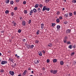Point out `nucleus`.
Listing matches in <instances>:
<instances>
[{
	"mask_svg": "<svg viewBox=\"0 0 76 76\" xmlns=\"http://www.w3.org/2000/svg\"><path fill=\"white\" fill-rule=\"evenodd\" d=\"M20 20H21V19H22V17H20Z\"/></svg>",
	"mask_w": 76,
	"mask_h": 76,
	"instance_id": "nucleus-57",
	"label": "nucleus"
},
{
	"mask_svg": "<svg viewBox=\"0 0 76 76\" xmlns=\"http://www.w3.org/2000/svg\"><path fill=\"white\" fill-rule=\"evenodd\" d=\"M68 15H69V14H68V13L65 14L64 15L65 18H68Z\"/></svg>",
	"mask_w": 76,
	"mask_h": 76,
	"instance_id": "nucleus-10",
	"label": "nucleus"
},
{
	"mask_svg": "<svg viewBox=\"0 0 76 76\" xmlns=\"http://www.w3.org/2000/svg\"><path fill=\"white\" fill-rule=\"evenodd\" d=\"M47 63H49V62H50V60L47 59Z\"/></svg>",
	"mask_w": 76,
	"mask_h": 76,
	"instance_id": "nucleus-45",
	"label": "nucleus"
},
{
	"mask_svg": "<svg viewBox=\"0 0 76 76\" xmlns=\"http://www.w3.org/2000/svg\"><path fill=\"white\" fill-rule=\"evenodd\" d=\"M7 62L6 61H2L1 63V64H6Z\"/></svg>",
	"mask_w": 76,
	"mask_h": 76,
	"instance_id": "nucleus-4",
	"label": "nucleus"
},
{
	"mask_svg": "<svg viewBox=\"0 0 76 76\" xmlns=\"http://www.w3.org/2000/svg\"><path fill=\"white\" fill-rule=\"evenodd\" d=\"M42 52H43V53H44V54L45 53V50H43L42 51Z\"/></svg>",
	"mask_w": 76,
	"mask_h": 76,
	"instance_id": "nucleus-48",
	"label": "nucleus"
},
{
	"mask_svg": "<svg viewBox=\"0 0 76 76\" xmlns=\"http://www.w3.org/2000/svg\"><path fill=\"white\" fill-rule=\"evenodd\" d=\"M9 13V11H8V10H7L5 11V13L6 14H8V13Z\"/></svg>",
	"mask_w": 76,
	"mask_h": 76,
	"instance_id": "nucleus-27",
	"label": "nucleus"
},
{
	"mask_svg": "<svg viewBox=\"0 0 76 76\" xmlns=\"http://www.w3.org/2000/svg\"><path fill=\"white\" fill-rule=\"evenodd\" d=\"M33 12L36 13L37 12V9L35 8H34L33 10H31L30 11V12L29 13V15L30 16L32 15V14L33 13Z\"/></svg>",
	"mask_w": 76,
	"mask_h": 76,
	"instance_id": "nucleus-1",
	"label": "nucleus"
},
{
	"mask_svg": "<svg viewBox=\"0 0 76 76\" xmlns=\"http://www.w3.org/2000/svg\"><path fill=\"white\" fill-rule=\"evenodd\" d=\"M61 65H63L64 64V62L63 61H61L60 62Z\"/></svg>",
	"mask_w": 76,
	"mask_h": 76,
	"instance_id": "nucleus-20",
	"label": "nucleus"
},
{
	"mask_svg": "<svg viewBox=\"0 0 76 76\" xmlns=\"http://www.w3.org/2000/svg\"><path fill=\"white\" fill-rule=\"evenodd\" d=\"M27 47L28 49H29L30 47V45H29L28 44H27Z\"/></svg>",
	"mask_w": 76,
	"mask_h": 76,
	"instance_id": "nucleus-29",
	"label": "nucleus"
},
{
	"mask_svg": "<svg viewBox=\"0 0 76 76\" xmlns=\"http://www.w3.org/2000/svg\"><path fill=\"white\" fill-rule=\"evenodd\" d=\"M39 7L41 8H42L43 7V5L42 4H40L39 5Z\"/></svg>",
	"mask_w": 76,
	"mask_h": 76,
	"instance_id": "nucleus-30",
	"label": "nucleus"
},
{
	"mask_svg": "<svg viewBox=\"0 0 76 76\" xmlns=\"http://www.w3.org/2000/svg\"><path fill=\"white\" fill-rule=\"evenodd\" d=\"M50 9L49 8H46V10H47V11H49L50 10Z\"/></svg>",
	"mask_w": 76,
	"mask_h": 76,
	"instance_id": "nucleus-28",
	"label": "nucleus"
},
{
	"mask_svg": "<svg viewBox=\"0 0 76 76\" xmlns=\"http://www.w3.org/2000/svg\"><path fill=\"white\" fill-rule=\"evenodd\" d=\"M64 23V24H67V21H65Z\"/></svg>",
	"mask_w": 76,
	"mask_h": 76,
	"instance_id": "nucleus-44",
	"label": "nucleus"
},
{
	"mask_svg": "<svg viewBox=\"0 0 76 76\" xmlns=\"http://www.w3.org/2000/svg\"><path fill=\"white\" fill-rule=\"evenodd\" d=\"M11 16H13V15H14V13H13V12H11Z\"/></svg>",
	"mask_w": 76,
	"mask_h": 76,
	"instance_id": "nucleus-42",
	"label": "nucleus"
},
{
	"mask_svg": "<svg viewBox=\"0 0 76 76\" xmlns=\"http://www.w3.org/2000/svg\"><path fill=\"white\" fill-rule=\"evenodd\" d=\"M24 14H27L28 13V11L26 10H25L24 11Z\"/></svg>",
	"mask_w": 76,
	"mask_h": 76,
	"instance_id": "nucleus-17",
	"label": "nucleus"
},
{
	"mask_svg": "<svg viewBox=\"0 0 76 76\" xmlns=\"http://www.w3.org/2000/svg\"><path fill=\"white\" fill-rule=\"evenodd\" d=\"M31 70V68H30L29 67H28V70Z\"/></svg>",
	"mask_w": 76,
	"mask_h": 76,
	"instance_id": "nucleus-52",
	"label": "nucleus"
},
{
	"mask_svg": "<svg viewBox=\"0 0 76 76\" xmlns=\"http://www.w3.org/2000/svg\"><path fill=\"white\" fill-rule=\"evenodd\" d=\"M52 45H52V44L51 43H50L48 45L47 47H51Z\"/></svg>",
	"mask_w": 76,
	"mask_h": 76,
	"instance_id": "nucleus-6",
	"label": "nucleus"
},
{
	"mask_svg": "<svg viewBox=\"0 0 76 76\" xmlns=\"http://www.w3.org/2000/svg\"><path fill=\"white\" fill-rule=\"evenodd\" d=\"M19 0H16V1L17 2V3H18V2L19 1Z\"/></svg>",
	"mask_w": 76,
	"mask_h": 76,
	"instance_id": "nucleus-53",
	"label": "nucleus"
},
{
	"mask_svg": "<svg viewBox=\"0 0 76 76\" xmlns=\"http://www.w3.org/2000/svg\"><path fill=\"white\" fill-rule=\"evenodd\" d=\"M14 23H15V22H14V21H13L12 22V24H14Z\"/></svg>",
	"mask_w": 76,
	"mask_h": 76,
	"instance_id": "nucleus-60",
	"label": "nucleus"
},
{
	"mask_svg": "<svg viewBox=\"0 0 76 76\" xmlns=\"http://www.w3.org/2000/svg\"><path fill=\"white\" fill-rule=\"evenodd\" d=\"M31 23V20H29L28 21V24Z\"/></svg>",
	"mask_w": 76,
	"mask_h": 76,
	"instance_id": "nucleus-34",
	"label": "nucleus"
},
{
	"mask_svg": "<svg viewBox=\"0 0 76 76\" xmlns=\"http://www.w3.org/2000/svg\"><path fill=\"white\" fill-rule=\"evenodd\" d=\"M34 47V45H32L30 46L29 48H31V49H32Z\"/></svg>",
	"mask_w": 76,
	"mask_h": 76,
	"instance_id": "nucleus-11",
	"label": "nucleus"
},
{
	"mask_svg": "<svg viewBox=\"0 0 76 76\" xmlns=\"http://www.w3.org/2000/svg\"><path fill=\"white\" fill-rule=\"evenodd\" d=\"M56 23H52V26H53V27H54V26H56Z\"/></svg>",
	"mask_w": 76,
	"mask_h": 76,
	"instance_id": "nucleus-24",
	"label": "nucleus"
},
{
	"mask_svg": "<svg viewBox=\"0 0 76 76\" xmlns=\"http://www.w3.org/2000/svg\"><path fill=\"white\" fill-rule=\"evenodd\" d=\"M50 73H53V74L55 75L57 73V70L50 69Z\"/></svg>",
	"mask_w": 76,
	"mask_h": 76,
	"instance_id": "nucleus-2",
	"label": "nucleus"
},
{
	"mask_svg": "<svg viewBox=\"0 0 76 76\" xmlns=\"http://www.w3.org/2000/svg\"><path fill=\"white\" fill-rule=\"evenodd\" d=\"M1 56V53H0V56Z\"/></svg>",
	"mask_w": 76,
	"mask_h": 76,
	"instance_id": "nucleus-62",
	"label": "nucleus"
},
{
	"mask_svg": "<svg viewBox=\"0 0 76 76\" xmlns=\"http://www.w3.org/2000/svg\"><path fill=\"white\" fill-rule=\"evenodd\" d=\"M25 21H23L22 22V25L23 26H25L26 24H25Z\"/></svg>",
	"mask_w": 76,
	"mask_h": 76,
	"instance_id": "nucleus-8",
	"label": "nucleus"
},
{
	"mask_svg": "<svg viewBox=\"0 0 76 76\" xmlns=\"http://www.w3.org/2000/svg\"><path fill=\"white\" fill-rule=\"evenodd\" d=\"M38 54L40 56H42V53L41 52H38Z\"/></svg>",
	"mask_w": 76,
	"mask_h": 76,
	"instance_id": "nucleus-16",
	"label": "nucleus"
},
{
	"mask_svg": "<svg viewBox=\"0 0 76 76\" xmlns=\"http://www.w3.org/2000/svg\"><path fill=\"white\" fill-rule=\"evenodd\" d=\"M9 2H10L9 0H6L5 1V3L7 4H8V3H9Z\"/></svg>",
	"mask_w": 76,
	"mask_h": 76,
	"instance_id": "nucleus-19",
	"label": "nucleus"
},
{
	"mask_svg": "<svg viewBox=\"0 0 76 76\" xmlns=\"http://www.w3.org/2000/svg\"><path fill=\"white\" fill-rule=\"evenodd\" d=\"M35 43H36V44H39V41L38 40H36L35 41Z\"/></svg>",
	"mask_w": 76,
	"mask_h": 76,
	"instance_id": "nucleus-37",
	"label": "nucleus"
},
{
	"mask_svg": "<svg viewBox=\"0 0 76 76\" xmlns=\"http://www.w3.org/2000/svg\"><path fill=\"white\" fill-rule=\"evenodd\" d=\"M18 76H21V75H18Z\"/></svg>",
	"mask_w": 76,
	"mask_h": 76,
	"instance_id": "nucleus-63",
	"label": "nucleus"
},
{
	"mask_svg": "<svg viewBox=\"0 0 76 76\" xmlns=\"http://www.w3.org/2000/svg\"><path fill=\"white\" fill-rule=\"evenodd\" d=\"M9 73L10 75H11L12 76H13L14 75V73L13 71H10L9 72Z\"/></svg>",
	"mask_w": 76,
	"mask_h": 76,
	"instance_id": "nucleus-5",
	"label": "nucleus"
},
{
	"mask_svg": "<svg viewBox=\"0 0 76 76\" xmlns=\"http://www.w3.org/2000/svg\"><path fill=\"white\" fill-rule=\"evenodd\" d=\"M65 39H67V37H65Z\"/></svg>",
	"mask_w": 76,
	"mask_h": 76,
	"instance_id": "nucleus-55",
	"label": "nucleus"
},
{
	"mask_svg": "<svg viewBox=\"0 0 76 76\" xmlns=\"http://www.w3.org/2000/svg\"><path fill=\"white\" fill-rule=\"evenodd\" d=\"M39 6V4H36L34 6V7L35 8H38Z\"/></svg>",
	"mask_w": 76,
	"mask_h": 76,
	"instance_id": "nucleus-12",
	"label": "nucleus"
},
{
	"mask_svg": "<svg viewBox=\"0 0 76 76\" xmlns=\"http://www.w3.org/2000/svg\"><path fill=\"white\" fill-rule=\"evenodd\" d=\"M37 12L38 13H39L41 12V8H39L37 10Z\"/></svg>",
	"mask_w": 76,
	"mask_h": 76,
	"instance_id": "nucleus-18",
	"label": "nucleus"
},
{
	"mask_svg": "<svg viewBox=\"0 0 76 76\" xmlns=\"http://www.w3.org/2000/svg\"><path fill=\"white\" fill-rule=\"evenodd\" d=\"M41 28H42V29H43L44 28V25L43 23H42L41 24Z\"/></svg>",
	"mask_w": 76,
	"mask_h": 76,
	"instance_id": "nucleus-14",
	"label": "nucleus"
},
{
	"mask_svg": "<svg viewBox=\"0 0 76 76\" xmlns=\"http://www.w3.org/2000/svg\"><path fill=\"white\" fill-rule=\"evenodd\" d=\"M39 60H37L36 59V60H35L34 61V63L35 64H38V63H39Z\"/></svg>",
	"mask_w": 76,
	"mask_h": 76,
	"instance_id": "nucleus-3",
	"label": "nucleus"
},
{
	"mask_svg": "<svg viewBox=\"0 0 76 76\" xmlns=\"http://www.w3.org/2000/svg\"><path fill=\"white\" fill-rule=\"evenodd\" d=\"M74 54H75V52L72 53H71V56H73V55H74Z\"/></svg>",
	"mask_w": 76,
	"mask_h": 76,
	"instance_id": "nucleus-38",
	"label": "nucleus"
},
{
	"mask_svg": "<svg viewBox=\"0 0 76 76\" xmlns=\"http://www.w3.org/2000/svg\"><path fill=\"white\" fill-rule=\"evenodd\" d=\"M59 18L60 20H62L63 19V17L62 16L59 17Z\"/></svg>",
	"mask_w": 76,
	"mask_h": 76,
	"instance_id": "nucleus-33",
	"label": "nucleus"
},
{
	"mask_svg": "<svg viewBox=\"0 0 76 76\" xmlns=\"http://www.w3.org/2000/svg\"><path fill=\"white\" fill-rule=\"evenodd\" d=\"M59 14H60V12L58 11L57 12V15H59Z\"/></svg>",
	"mask_w": 76,
	"mask_h": 76,
	"instance_id": "nucleus-47",
	"label": "nucleus"
},
{
	"mask_svg": "<svg viewBox=\"0 0 76 76\" xmlns=\"http://www.w3.org/2000/svg\"><path fill=\"white\" fill-rule=\"evenodd\" d=\"M72 45H70L68 46L69 48H70V49H72Z\"/></svg>",
	"mask_w": 76,
	"mask_h": 76,
	"instance_id": "nucleus-25",
	"label": "nucleus"
},
{
	"mask_svg": "<svg viewBox=\"0 0 76 76\" xmlns=\"http://www.w3.org/2000/svg\"><path fill=\"white\" fill-rule=\"evenodd\" d=\"M57 61V60L56 59H53V63H56Z\"/></svg>",
	"mask_w": 76,
	"mask_h": 76,
	"instance_id": "nucleus-13",
	"label": "nucleus"
},
{
	"mask_svg": "<svg viewBox=\"0 0 76 76\" xmlns=\"http://www.w3.org/2000/svg\"><path fill=\"white\" fill-rule=\"evenodd\" d=\"M66 41H66V40H64V43H66Z\"/></svg>",
	"mask_w": 76,
	"mask_h": 76,
	"instance_id": "nucleus-56",
	"label": "nucleus"
},
{
	"mask_svg": "<svg viewBox=\"0 0 76 76\" xmlns=\"http://www.w3.org/2000/svg\"><path fill=\"white\" fill-rule=\"evenodd\" d=\"M57 29H60V26L58 25L57 26Z\"/></svg>",
	"mask_w": 76,
	"mask_h": 76,
	"instance_id": "nucleus-36",
	"label": "nucleus"
},
{
	"mask_svg": "<svg viewBox=\"0 0 76 76\" xmlns=\"http://www.w3.org/2000/svg\"><path fill=\"white\" fill-rule=\"evenodd\" d=\"M26 70L24 71V72L23 73V76H25L26 74Z\"/></svg>",
	"mask_w": 76,
	"mask_h": 76,
	"instance_id": "nucleus-15",
	"label": "nucleus"
},
{
	"mask_svg": "<svg viewBox=\"0 0 76 76\" xmlns=\"http://www.w3.org/2000/svg\"><path fill=\"white\" fill-rule=\"evenodd\" d=\"M69 16H72L73 14H72V13L69 12Z\"/></svg>",
	"mask_w": 76,
	"mask_h": 76,
	"instance_id": "nucleus-31",
	"label": "nucleus"
},
{
	"mask_svg": "<svg viewBox=\"0 0 76 76\" xmlns=\"http://www.w3.org/2000/svg\"><path fill=\"white\" fill-rule=\"evenodd\" d=\"M14 26H15L16 25H17V24L16 23H14Z\"/></svg>",
	"mask_w": 76,
	"mask_h": 76,
	"instance_id": "nucleus-46",
	"label": "nucleus"
},
{
	"mask_svg": "<svg viewBox=\"0 0 76 76\" xmlns=\"http://www.w3.org/2000/svg\"><path fill=\"white\" fill-rule=\"evenodd\" d=\"M74 15H76V11H74Z\"/></svg>",
	"mask_w": 76,
	"mask_h": 76,
	"instance_id": "nucleus-50",
	"label": "nucleus"
},
{
	"mask_svg": "<svg viewBox=\"0 0 76 76\" xmlns=\"http://www.w3.org/2000/svg\"><path fill=\"white\" fill-rule=\"evenodd\" d=\"M12 67H15V66L14 65H12Z\"/></svg>",
	"mask_w": 76,
	"mask_h": 76,
	"instance_id": "nucleus-59",
	"label": "nucleus"
},
{
	"mask_svg": "<svg viewBox=\"0 0 76 76\" xmlns=\"http://www.w3.org/2000/svg\"><path fill=\"white\" fill-rule=\"evenodd\" d=\"M70 32H71V30H70V29H68L66 31L67 33H70Z\"/></svg>",
	"mask_w": 76,
	"mask_h": 76,
	"instance_id": "nucleus-21",
	"label": "nucleus"
},
{
	"mask_svg": "<svg viewBox=\"0 0 76 76\" xmlns=\"http://www.w3.org/2000/svg\"><path fill=\"white\" fill-rule=\"evenodd\" d=\"M73 3H76V0H74L73 1Z\"/></svg>",
	"mask_w": 76,
	"mask_h": 76,
	"instance_id": "nucleus-49",
	"label": "nucleus"
},
{
	"mask_svg": "<svg viewBox=\"0 0 76 76\" xmlns=\"http://www.w3.org/2000/svg\"><path fill=\"white\" fill-rule=\"evenodd\" d=\"M9 60H10V61H11V62H12V63H13V60L12 58H9Z\"/></svg>",
	"mask_w": 76,
	"mask_h": 76,
	"instance_id": "nucleus-9",
	"label": "nucleus"
},
{
	"mask_svg": "<svg viewBox=\"0 0 76 76\" xmlns=\"http://www.w3.org/2000/svg\"><path fill=\"white\" fill-rule=\"evenodd\" d=\"M39 30H38L37 31V32H36V34H37V35H38V34H39Z\"/></svg>",
	"mask_w": 76,
	"mask_h": 76,
	"instance_id": "nucleus-40",
	"label": "nucleus"
},
{
	"mask_svg": "<svg viewBox=\"0 0 76 76\" xmlns=\"http://www.w3.org/2000/svg\"><path fill=\"white\" fill-rule=\"evenodd\" d=\"M14 65V66H16V64L15 63Z\"/></svg>",
	"mask_w": 76,
	"mask_h": 76,
	"instance_id": "nucleus-61",
	"label": "nucleus"
},
{
	"mask_svg": "<svg viewBox=\"0 0 76 76\" xmlns=\"http://www.w3.org/2000/svg\"><path fill=\"white\" fill-rule=\"evenodd\" d=\"M46 7L45 6H44L42 9V11H45L46 10Z\"/></svg>",
	"mask_w": 76,
	"mask_h": 76,
	"instance_id": "nucleus-7",
	"label": "nucleus"
},
{
	"mask_svg": "<svg viewBox=\"0 0 76 76\" xmlns=\"http://www.w3.org/2000/svg\"><path fill=\"white\" fill-rule=\"evenodd\" d=\"M73 48L75 49L76 48V46L75 45H74L73 46Z\"/></svg>",
	"mask_w": 76,
	"mask_h": 76,
	"instance_id": "nucleus-54",
	"label": "nucleus"
},
{
	"mask_svg": "<svg viewBox=\"0 0 76 76\" xmlns=\"http://www.w3.org/2000/svg\"><path fill=\"white\" fill-rule=\"evenodd\" d=\"M29 76H33L32 75H30Z\"/></svg>",
	"mask_w": 76,
	"mask_h": 76,
	"instance_id": "nucleus-64",
	"label": "nucleus"
},
{
	"mask_svg": "<svg viewBox=\"0 0 76 76\" xmlns=\"http://www.w3.org/2000/svg\"><path fill=\"white\" fill-rule=\"evenodd\" d=\"M64 9H65L64 8H63L62 9V10L63 11L64 10Z\"/></svg>",
	"mask_w": 76,
	"mask_h": 76,
	"instance_id": "nucleus-58",
	"label": "nucleus"
},
{
	"mask_svg": "<svg viewBox=\"0 0 76 76\" xmlns=\"http://www.w3.org/2000/svg\"><path fill=\"white\" fill-rule=\"evenodd\" d=\"M14 10H18V7H16L14 8Z\"/></svg>",
	"mask_w": 76,
	"mask_h": 76,
	"instance_id": "nucleus-35",
	"label": "nucleus"
},
{
	"mask_svg": "<svg viewBox=\"0 0 76 76\" xmlns=\"http://www.w3.org/2000/svg\"><path fill=\"white\" fill-rule=\"evenodd\" d=\"M13 3H14V2H13V1H10V4H13Z\"/></svg>",
	"mask_w": 76,
	"mask_h": 76,
	"instance_id": "nucleus-26",
	"label": "nucleus"
},
{
	"mask_svg": "<svg viewBox=\"0 0 76 76\" xmlns=\"http://www.w3.org/2000/svg\"><path fill=\"white\" fill-rule=\"evenodd\" d=\"M0 72H1V73H3V72H4V71L3 69H1V70Z\"/></svg>",
	"mask_w": 76,
	"mask_h": 76,
	"instance_id": "nucleus-32",
	"label": "nucleus"
},
{
	"mask_svg": "<svg viewBox=\"0 0 76 76\" xmlns=\"http://www.w3.org/2000/svg\"><path fill=\"white\" fill-rule=\"evenodd\" d=\"M49 0H46L45 2L46 3H48L49 2Z\"/></svg>",
	"mask_w": 76,
	"mask_h": 76,
	"instance_id": "nucleus-43",
	"label": "nucleus"
},
{
	"mask_svg": "<svg viewBox=\"0 0 76 76\" xmlns=\"http://www.w3.org/2000/svg\"><path fill=\"white\" fill-rule=\"evenodd\" d=\"M21 31H22L21 30L19 29L18 31V33H20V32H21Z\"/></svg>",
	"mask_w": 76,
	"mask_h": 76,
	"instance_id": "nucleus-41",
	"label": "nucleus"
},
{
	"mask_svg": "<svg viewBox=\"0 0 76 76\" xmlns=\"http://www.w3.org/2000/svg\"><path fill=\"white\" fill-rule=\"evenodd\" d=\"M70 42H67V44H70Z\"/></svg>",
	"mask_w": 76,
	"mask_h": 76,
	"instance_id": "nucleus-51",
	"label": "nucleus"
},
{
	"mask_svg": "<svg viewBox=\"0 0 76 76\" xmlns=\"http://www.w3.org/2000/svg\"><path fill=\"white\" fill-rule=\"evenodd\" d=\"M23 4H26V2L25 1H23Z\"/></svg>",
	"mask_w": 76,
	"mask_h": 76,
	"instance_id": "nucleus-39",
	"label": "nucleus"
},
{
	"mask_svg": "<svg viewBox=\"0 0 76 76\" xmlns=\"http://www.w3.org/2000/svg\"><path fill=\"white\" fill-rule=\"evenodd\" d=\"M56 21L57 23H59L60 22V19L59 18H57L56 20Z\"/></svg>",
	"mask_w": 76,
	"mask_h": 76,
	"instance_id": "nucleus-22",
	"label": "nucleus"
},
{
	"mask_svg": "<svg viewBox=\"0 0 76 76\" xmlns=\"http://www.w3.org/2000/svg\"><path fill=\"white\" fill-rule=\"evenodd\" d=\"M15 56L16 57H17L18 58H20V56H18V55H17V54H15Z\"/></svg>",
	"mask_w": 76,
	"mask_h": 76,
	"instance_id": "nucleus-23",
	"label": "nucleus"
}]
</instances>
